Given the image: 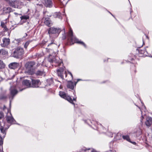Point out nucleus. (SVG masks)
<instances>
[{"instance_id": "37998d69", "label": "nucleus", "mask_w": 152, "mask_h": 152, "mask_svg": "<svg viewBox=\"0 0 152 152\" xmlns=\"http://www.w3.org/2000/svg\"><path fill=\"white\" fill-rule=\"evenodd\" d=\"M58 63V65H59V66L61 65V64H62V63H61V62L60 63Z\"/></svg>"}, {"instance_id": "423d86ee", "label": "nucleus", "mask_w": 152, "mask_h": 152, "mask_svg": "<svg viewBox=\"0 0 152 152\" xmlns=\"http://www.w3.org/2000/svg\"><path fill=\"white\" fill-rule=\"evenodd\" d=\"M59 95L62 98L66 100L71 103L74 104L73 102V100L71 97L68 95H67L66 93L63 91H60L59 92Z\"/></svg>"}, {"instance_id": "a19ab883", "label": "nucleus", "mask_w": 152, "mask_h": 152, "mask_svg": "<svg viewBox=\"0 0 152 152\" xmlns=\"http://www.w3.org/2000/svg\"><path fill=\"white\" fill-rule=\"evenodd\" d=\"M109 133H110V137H113V134L111 132Z\"/></svg>"}, {"instance_id": "a18cd8bd", "label": "nucleus", "mask_w": 152, "mask_h": 152, "mask_svg": "<svg viewBox=\"0 0 152 152\" xmlns=\"http://www.w3.org/2000/svg\"><path fill=\"white\" fill-rule=\"evenodd\" d=\"M6 108V107L5 106H4V107H3V110L5 109Z\"/></svg>"}, {"instance_id": "a211bd4d", "label": "nucleus", "mask_w": 152, "mask_h": 152, "mask_svg": "<svg viewBox=\"0 0 152 152\" xmlns=\"http://www.w3.org/2000/svg\"><path fill=\"white\" fill-rule=\"evenodd\" d=\"M74 86L73 83L71 81H69L68 82L67 84V87L68 88L72 89H73Z\"/></svg>"}, {"instance_id": "f257e3e1", "label": "nucleus", "mask_w": 152, "mask_h": 152, "mask_svg": "<svg viewBox=\"0 0 152 152\" xmlns=\"http://www.w3.org/2000/svg\"><path fill=\"white\" fill-rule=\"evenodd\" d=\"M35 63L34 61L28 62L25 64V67L26 69L25 71L26 73L29 75H32L35 72L36 67Z\"/></svg>"}, {"instance_id": "58836bf2", "label": "nucleus", "mask_w": 152, "mask_h": 152, "mask_svg": "<svg viewBox=\"0 0 152 152\" xmlns=\"http://www.w3.org/2000/svg\"><path fill=\"white\" fill-rule=\"evenodd\" d=\"M50 82V84H52L53 83V81L52 79H50L48 80Z\"/></svg>"}, {"instance_id": "864d4df0", "label": "nucleus", "mask_w": 152, "mask_h": 152, "mask_svg": "<svg viewBox=\"0 0 152 152\" xmlns=\"http://www.w3.org/2000/svg\"><path fill=\"white\" fill-rule=\"evenodd\" d=\"M100 126H101V124H100L99 125Z\"/></svg>"}, {"instance_id": "9b49d317", "label": "nucleus", "mask_w": 152, "mask_h": 152, "mask_svg": "<svg viewBox=\"0 0 152 152\" xmlns=\"http://www.w3.org/2000/svg\"><path fill=\"white\" fill-rule=\"evenodd\" d=\"M152 123V118L148 117L146 118V120L145 122V124L148 127L150 126Z\"/></svg>"}, {"instance_id": "c85d7f7f", "label": "nucleus", "mask_w": 152, "mask_h": 152, "mask_svg": "<svg viewBox=\"0 0 152 152\" xmlns=\"http://www.w3.org/2000/svg\"><path fill=\"white\" fill-rule=\"evenodd\" d=\"M30 41H27L25 44L24 45V47L26 48V49L28 45H29Z\"/></svg>"}, {"instance_id": "603ef678", "label": "nucleus", "mask_w": 152, "mask_h": 152, "mask_svg": "<svg viewBox=\"0 0 152 152\" xmlns=\"http://www.w3.org/2000/svg\"><path fill=\"white\" fill-rule=\"evenodd\" d=\"M80 80V79H78V81L79 80Z\"/></svg>"}, {"instance_id": "c03bdc74", "label": "nucleus", "mask_w": 152, "mask_h": 152, "mask_svg": "<svg viewBox=\"0 0 152 152\" xmlns=\"http://www.w3.org/2000/svg\"><path fill=\"white\" fill-rule=\"evenodd\" d=\"M142 118H141V122H142V119H143V116H142Z\"/></svg>"}, {"instance_id": "6ab92c4d", "label": "nucleus", "mask_w": 152, "mask_h": 152, "mask_svg": "<svg viewBox=\"0 0 152 152\" xmlns=\"http://www.w3.org/2000/svg\"><path fill=\"white\" fill-rule=\"evenodd\" d=\"M8 53V52L6 50L2 49L0 50V55H6Z\"/></svg>"}, {"instance_id": "ea45409f", "label": "nucleus", "mask_w": 152, "mask_h": 152, "mask_svg": "<svg viewBox=\"0 0 152 152\" xmlns=\"http://www.w3.org/2000/svg\"><path fill=\"white\" fill-rule=\"evenodd\" d=\"M68 74H69L71 76V77H72V78H73V76H72V74L70 72H69V71H68Z\"/></svg>"}, {"instance_id": "412c9836", "label": "nucleus", "mask_w": 152, "mask_h": 152, "mask_svg": "<svg viewBox=\"0 0 152 152\" xmlns=\"http://www.w3.org/2000/svg\"><path fill=\"white\" fill-rule=\"evenodd\" d=\"M60 2L63 6H65L69 0H59Z\"/></svg>"}, {"instance_id": "9d476101", "label": "nucleus", "mask_w": 152, "mask_h": 152, "mask_svg": "<svg viewBox=\"0 0 152 152\" xmlns=\"http://www.w3.org/2000/svg\"><path fill=\"white\" fill-rule=\"evenodd\" d=\"M32 84L31 86L33 87H38L40 84V82L38 80H32Z\"/></svg>"}, {"instance_id": "72a5a7b5", "label": "nucleus", "mask_w": 152, "mask_h": 152, "mask_svg": "<svg viewBox=\"0 0 152 152\" xmlns=\"http://www.w3.org/2000/svg\"><path fill=\"white\" fill-rule=\"evenodd\" d=\"M56 17L55 16V17H57V18H61V16H60V14L59 13H56Z\"/></svg>"}, {"instance_id": "7c9ffc66", "label": "nucleus", "mask_w": 152, "mask_h": 152, "mask_svg": "<svg viewBox=\"0 0 152 152\" xmlns=\"http://www.w3.org/2000/svg\"><path fill=\"white\" fill-rule=\"evenodd\" d=\"M139 52L142 54H144L145 55H146L145 53H147L146 50H141V51H139Z\"/></svg>"}, {"instance_id": "3c124183", "label": "nucleus", "mask_w": 152, "mask_h": 152, "mask_svg": "<svg viewBox=\"0 0 152 152\" xmlns=\"http://www.w3.org/2000/svg\"><path fill=\"white\" fill-rule=\"evenodd\" d=\"M110 14H111V15H112V16H113V15H112V14H111L110 12Z\"/></svg>"}, {"instance_id": "c9c22d12", "label": "nucleus", "mask_w": 152, "mask_h": 152, "mask_svg": "<svg viewBox=\"0 0 152 152\" xmlns=\"http://www.w3.org/2000/svg\"><path fill=\"white\" fill-rule=\"evenodd\" d=\"M4 116L3 113L1 112H0V119L1 118Z\"/></svg>"}, {"instance_id": "473e14b6", "label": "nucleus", "mask_w": 152, "mask_h": 152, "mask_svg": "<svg viewBox=\"0 0 152 152\" xmlns=\"http://www.w3.org/2000/svg\"><path fill=\"white\" fill-rule=\"evenodd\" d=\"M54 41V40L52 39L51 41V42L48 45V47L50 45L54 44H55L53 42Z\"/></svg>"}, {"instance_id": "79ce46f5", "label": "nucleus", "mask_w": 152, "mask_h": 152, "mask_svg": "<svg viewBox=\"0 0 152 152\" xmlns=\"http://www.w3.org/2000/svg\"><path fill=\"white\" fill-rule=\"evenodd\" d=\"M51 61L52 62H55V61L54 59H53V60Z\"/></svg>"}, {"instance_id": "1a4fd4ad", "label": "nucleus", "mask_w": 152, "mask_h": 152, "mask_svg": "<svg viewBox=\"0 0 152 152\" xmlns=\"http://www.w3.org/2000/svg\"><path fill=\"white\" fill-rule=\"evenodd\" d=\"M10 126L4 124L3 126H1L0 128V130L1 132L3 134V135L2 136L4 137H4L6 134L5 130L8 129L9 127Z\"/></svg>"}, {"instance_id": "b1692460", "label": "nucleus", "mask_w": 152, "mask_h": 152, "mask_svg": "<svg viewBox=\"0 0 152 152\" xmlns=\"http://www.w3.org/2000/svg\"><path fill=\"white\" fill-rule=\"evenodd\" d=\"M18 2L17 1H14L12 3V6L15 8H19L18 6L17 5Z\"/></svg>"}, {"instance_id": "f3484780", "label": "nucleus", "mask_w": 152, "mask_h": 152, "mask_svg": "<svg viewBox=\"0 0 152 152\" xmlns=\"http://www.w3.org/2000/svg\"><path fill=\"white\" fill-rule=\"evenodd\" d=\"M23 84L25 86L27 87H30L31 86V83L29 80H24L23 82Z\"/></svg>"}, {"instance_id": "49530a36", "label": "nucleus", "mask_w": 152, "mask_h": 152, "mask_svg": "<svg viewBox=\"0 0 152 152\" xmlns=\"http://www.w3.org/2000/svg\"><path fill=\"white\" fill-rule=\"evenodd\" d=\"M93 125L94 126V121H93Z\"/></svg>"}, {"instance_id": "2eb2a0df", "label": "nucleus", "mask_w": 152, "mask_h": 152, "mask_svg": "<svg viewBox=\"0 0 152 152\" xmlns=\"http://www.w3.org/2000/svg\"><path fill=\"white\" fill-rule=\"evenodd\" d=\"M45 5L47 7H51L53 5L52 0H45Z\"/></svg>"}, {"instance_id": "4c0bfd02", "label": "nucleus", "mask_w": 152, "mask_h": 152, "mask_svg": "<svg viewBox=\"0 0 152 152\" xmlns=\"http://www.w3.org/2000/svg\"><path fill=\"white\" fill-rule=\"evenodd\" d=\"M63 31L64 33V36L63 37V39H65L66 38V36H65V30L64 29V30Z\"/></svg>"}, {"instance_id": "ddd939ff", "label": "nucleus", "mask_w": 152, "mask_h": 152, "mask_svg": "<svg viewBox=\"0 0 152 152\" xmlns=\"http://www.w3.org/2000/svg\"><path fill=\"white\" fill-rule=\"evenodd\" d=\"M3 43L1 44L2 47H5L9 44L10 40L9 39L4 38L3 39Z\"/></svg>"}, {"instance_id": "f03ea898", "label": "nucleus", "mask_w": 152, "mask_h": 152, "mask_svg": "<svg viewBox=\"0 0 152 152\" xmlns=\"http://www.w3.org/2000/svg\"><path fill=\"white\" fill-rule=\"evenodd\" d=\"M61 31L60 29L52 27L49 28L48 33L50 37L55 38L58 36Z\"/></svg>"}, {"instance_id": "f704fd0d", "label": "nucleus", "mask_w": 152, "mask_h": 152, "mask_svg": "<svg viewBox=\"0 0 152 152\" xmlns=\"http://www.w3.org/2000/svg\"><path fill=\"white\" fill-rule=\"evenodd\" d=\"M73 94H74L75 95V96L73 98V100H74V101H76V99H77V97L76 96H75V91H74V92H73Z\"/></svg>"}, {"instance_id": "a878e982", "label": "nucleus", "mask_w": 152, "mask_h": 152, "mask_svg": "<svg viewBox=\"0 0 152 152\" xmlns=\"http://www.w3.org/2000/svg\"><path fill=\"white\" fill-rule=\"evenodd\" d=\"M4 138L3 136L0 135V145L2 146L3 143V140Z\"/></svg>"}, {"instance_id": "09e8293b", "label": "nucleus", "mask_w": 152, "mask_h": 152, "mask_svg": "<svg viewBox=\"0 0 152 152\" xmlns=\"http://www.w3.org/2000/svg\"><path fill=\"white\" fill-rule=\"evenodd\" d=\"M77 83V82H75V84H74L75 86H76V84Z\"/></svg>"}, {"instance_id": "c756f323", "label": "nucleus", "mask_w": 152, "mask_h": 152, "mask_svg": "<svg viewBox=\"0 0 152 152\" xmlns=\"http://www.w3.org/2000/svg\"><path fill=\"white\" fill-rule=\"evenodd\" d=\"M6 10H7V11L6 12H10L11 8L9 7L4 8V11H5Z\"/></svg>"}, {"instance_id": "39448f33", "label": "nucleus", "mask_w": 152, "mask_h": 152, "mask_svg": "<svg viewBox=\"0 0 152 152\" xmlns=\"http://www.w3.org/2000/svg\"><path fill=\"white\" fill-rule=\"evenodd\" d=\"M59 95L62 98L66 100L71 103L74 104L73 102V100L71 97L68 95H67L66 93L63 91H60L59 92Z\"/></svg>"}, {"instance_id": "2f4dec72", "label": "nucleus", "mask_w": 152, "mask_h": 152, "mask_svg": "<svg viewBox=\"0 0 152 152\" xmlns=\"http://www.w3.org/2000/svg\"><path fill=\"white\" fill-rule=\"evenodd\" d=\"M46 51L48 53H52L53 52V50L51 49H48V48H46Z\"/></svg>"}, {"instance_id": "f8f14e48", "label": "nucleus", "mask_w": 152, "mask_h": 152, "mask_svg": "<svg viewBox=\"0 0 152 152\" xmlns=\"http://www.w3.org/2000/svg\"><path fill=\"white\" fill-rule=\"evenodd\" d=\"M18 63L14 62L10 63L9 65V67L11 69H15L19 66Z\"/></svg>"}, {"instance_id": "de8ad7c7", "label": "nucleus", "mask_w": 152, "mask_h": 152, "mask_svg": "<svg viewBox=\"0 0 152 152\" xmlns=\"http://www.w3.org/2000/svg\"><path fill=\"white\" fill-rule=\"evenodd\" d=\"M121 134H120V133H118V134H117V135H118V136L119 135H121Z\"/></svg>"}, {"instance_id": "5701e85b", "label": "nucleus", "mask_w": 152, "mask_h": 152, "mask_svg": "<svg viewBox=\"0 0 152 152\" xmlns=\"http://www.w3.org/2000/svg\"><path fill=\"white\" fill-rule=\"evenodd\" d=\"M36 74L37 75H45V74L44 72L43 71H40V70H38L36 73Z\"/></svg>"}, {"instance_id": "7ed1b4c3", "label": "nucleus", "mask_w": 152, "mask_h": 152, "mask_svg": "<svg viewBox=\"0 0 152 152\" xmlns=\"http://www.w3.org/2000/svg\"><path fill=\"white\" fill-rule=\"evenodd\" d=\"M68 36L70 38L71 42L73 44L76 43L82 45L84 46L85 47H86V44L83 42L79 41L76 37L73 36L72 31L71 29L69 30V32Z\"/></svg>"}, {"instance_id": "0eeeda50", "label": "nucleus", "mask_w": 152, "mask_h": 152, "mask_svg": "<svg viewBox=\"0 0 152 152\" xmlns=\"http://www.w3.org/2000/svg\"><path fill=\"white\" fill-rule=\"evenodd\" d=\"M6 120L7 122L10 124L14 123L15 121L12 116L11 113L8 110L6 116Z\"/></svg>"}, {"instance_id": "393cba45", "label": "nucleus", "mask_w": 152, "mask_h": 152, "mask_svg": "<svg viewBox=\"0 0 152 152\" xmlns=\"http://www.w3.org/2000/svg\"><path fill=\"white\" fill-rule=\"evenodd\" d=\"M5 67V65L3 62L0 60V68H3Z\"/></svg>"}, {"instance_id": "aec40b11", "label": "nucleus", "mask_w": 152, "mask_h": 152, "mask_svg": "<svg viewBox=\"0 0 152 152\" xmlns=\"http://www.w3.org/2000/svg\"><path fill=\"white\" fill-rule=\"evenodd\" d=\"M1 27L4 28L5 31H7L8 30V29L5 23L3 21H1Z\"/></svg>"}, {"instance_id": "dca6fc26", "label": "nucleus", "mask_w": 152, "mask_h": 152, "mask_svg": "<svg viewBox=\"0 0 152 152\" xmlns=\"http://www.w3.org/2000/svg\"><path fill=\"white\" fill-rule=\"evenodd\" d=\"M44 23L49 27L53 25V23L49 19L46 18L44 21Z\"/></svg>"}, {"instance_id": "8fccbe9b", "label": "nucleus", "mask_w": 152, "mask_h": 152, "mask_svg": "<svg viewBox=\"0 0 152 152\" xmlns=\"http://www.w3.org/2000/svg\"><path fill=\"white\" fill-rule=\"evenodd\" d=\"M135 143H135V142H133V143L134 144H135Z\"/></svg>"}, {"instance_id": "4468645a", "label": "nucleus", "mask_w": 152, "mask_h": 152, "mask_svg": "<svg viewBox=\"0 0 152 152\" xmlns=\"http://www.w3.org/2000/svg\"><path fill=\"white\" fill-rule=\"evenodd\" d=\"M10 92L11 95L12 97L14 96L18 93V91L14 87H11L10 89Z\"/></svg>"}, {"instance_id": "e433bc0d", "label": "nucleus", "mask_w": 152, "mask_h": 152, "mask_svg": "<svg viewBox=\"0 0 152 152\" xmlns=\"http://www.w3.org/2000/svg\"><path fill=\"white\" fill-rule=\"evenodd\" d=\"M0 152H3L2 150V146L0 145Z\"/></svg>"}, {"instance_id": "4be33fe9", "label": "nucleus", "mask_w": 152, "mask_h": 152, "mask_svg": "<svg viewBox=\"0 0 152 152\" xmlns=\"http://www.w3.org/2000/svg\"><path fill=\"white\" fill-rule=\"evenodd\" d=\"M20 18L21 20H25V21H23L25 22V21L26 20L29 19V17L28 15H23V16H21L20 17Z\"/></svg>"}, {"instance_id": "6e6552de", "label": "nucleus", "mask_w": 152, "mask_h": 152, "mask_svg": "<svg viewBox=\"0 0 152 152\" xmlns=\"http://www.w3.org/2000/svg\"><path fill=\"white\" fill-rule=\"evenodd\" d=\"M57 73L58 75L62 79H64L63 74L64 73L66 77V71H64V68H61L57 70Z\"/></svg>"}, {"instance_id": "5fc2aeb1", "label": "nucleus", "mask_w": 152, "mask_h": 152, "mask_svg": "<svg viewBox=\"0 0 152 152\" xmlns=\"http://www.w3.org/2000/svg\"><path fill=\"white\" fill-rule=\"evenodd\" d=\"M96 152H99L97 151H96Z\"/></svg>"}, {"instance_id": "bb28decb", "label": "nucleus", "mask_w": 152, "mask_h": 152, "mask_svg": "<svg viewBox=\"0 0 152 152\" xmlns=\"http://www.w3.org/2000/svg\"><path fill=\"white\" fill-rule=\"evenodd\" d=\"M122 137L123 138L124 140H126L128 141H129V142H130V139L129 138V137L128 136L126 135V136H123Z\"/></svg>"}, {"instance_id": "6e6d98bb", "label": "nucleus", "mask_w": 152, "mask_h": 152, "mask_svg": "<svg viewBox=\"0 0 152 152\" xmlns=\"http://www.w3.org/2000/svg\"><path fill=\"white\" fill-rule=\"evenodd\" d=\"M10 103H11V101H10Z\"/></svg>"}, {"instance_id": "cd10ccee", "label": "nucleus", "mask_w": 152, "mask_h": 152, "mask_svg": "<svg viewBox=\"0 0 152 152\" xmlns=\"http://www.w3.org/2000/svg\"><path fill=\"white\" fill-rule=\"evenodd\" d=\"M84 152H95L94 151L92 148H89L87 149L84 150Z\"/></svg>"}, {"instance_id": "20e7f679", "label": "nucleus", "mask_w": 152, "mask_h": 152, "mask_svg": "<svg viewBox=\"0 0 152 152\" xmlns=\"http://www.w3.org/2000/svg\"><path fill=\"white\" fill-rule=\"evenodd\" d=\"M24 53L23 49L20 47L17 48L12 54V56L17 58H20Z\"/></svg>"}]
</instances>
